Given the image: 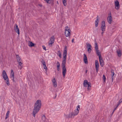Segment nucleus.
Listing matches in <instances>:
<instances>
[{"instance_id": "obj_1", "label": "nucleus", "mask_w": 122, "mask_h": 122, "mask_svg": "<svg viewBox=\"0 0 122 122\" xmlns=\"http://www.w3.org/2000/svg\"><path fill=\"white\" fill-rule=\"evenodd\" d=\"M41 101L40 100H37L35 103L34 108L33 112V115L35 117L36 114L37 113L40 109L41 106Z\"/></svg>"}, {"instance_id": "obj_2", "label": "nucleus", "mask_w": 122, "mask_h": 122, "mask_svg": "<svg viewBox=\"0 0 122 122\" xmlns=\"http://www.w3.org/2000/svg\"><path fill=\"white\" fill-rule=\"evenodd\" d=\"M65 35L66 37H70V35L71 30L69 28L68 26H66L65 28Z\"/></svg>"}, {"instance_id": "obj_3", "label": "nucleus", "mask_w": 122, "mask_h": 122, "mask_svg": "<svg viewBox=\"0 0 122 122\" xmlns=\"http://www.w3.org/2000/svg\"><path fill=\"white\" fill-rule=\"evenodd\" d=\"M2 75L4 79L6 81V84L8 85H9V84L8 77L5 71L4 70L3 71Z\"/></svg>"}, {"instance_id": "obj_4", "label": "nucleus", "mask_w": 122, "mask_h": 122, "mask_svg": "<svg viewBox=\"0 0 122 122\" xmlns=\"http://www.w3.org/2000/svg\"><path fill=\"white\" fill-rule=\"evenodd\" d=\"M95 48L97 54V56H98L99 58L101 57L100 51L98 50L97 44L96 42L95 43Z\"/></svg>"}, {"instance_id": "obj_5", "label": "nucleus", "mask_w": 122, "mask_h": 122, "mask_svg": "<svg viewBox=\"0 0 122 122\" xmlns=\"http://www.w3.org/2000/svg\"><path fill=\"white\" fill-rule=\"evenodd\" d=\"M79 112L76 111L75 110L74 112L69 113V117L73 118L74 117L77 115Z\"/></svg>"}, {"instance_id": "obj_6", "label": "nucleus", "mask_w": 122, "mask_h": 122, "mask_svg": "<svg viewBox=\"0 0 122 122\" xmlns=\"http://www.w3.org/2000/svg\"><path fill=\"white\" fill-rule=\"evenodd\" d=\"M55 40L54 37L52 36L50 38V40L48 42V45L50 47L51 46L52 44L54 43Z\"/></svg>"}, {"instance_id": "obj_7", "label": "nucleus", "mask_w": 122, "mask_h": 122, "mask_svg": "<svg viewBox=\"0 0 122 122\" xmlns=\"http://www.w3.org/2000/svg\"><path fill=\"white\" fill-rule=\"evenodd\" d=\"M67 56L66 46H65L63 54V60L66 61Z\"/></svg>"}, {"instance_id": "obj_8", "label": "nucleus", "mask_w": 122, "mask_h": 122, "mask_svg": "<svg viewBox=\"0 0 122 122\" xmlns=\"http://www.w3.org/2000/svg\"><path fill=\"white\" fill-rule=\"evenodd\" d=\"M14 28L15 31L19 35L20 34L18 26L16 24H15Z\"/></svg>"}, {"instance_id": "obj_9", "label": "nucleus", "mask_w": 122, "mask_h": 122, "mask_svg": "<svg viewBox=\"0 0 122 122\" xmlns=\"http://www.w3.org/2000/svg\"><path fill=\"white\" fill-rule=\"evenodd\" d=\"M99 58L100 65L102 67L104 65V62L102 56Z\"/></svg>"}, {"instance_id": "obj_10", "label": "nucleus", "mask_w": 122, "mask_h": 122, "mask_svg": "<svg viewBox=\"0 0 122 122\" xmlns=\"http://www.w3.org/2000/svg\"><path fill=\"white\" fill-rule=\"evenodd\" d=\"M111 76L112 78V82L115 78V77L116 76V74H115L114 72V71L112 69L111 70Z\"/></svg>"}, {"instance_id": "obj_11", "label": "nucleus", "mask_w": 122, "mask_h": 122, "mask_svg": "<svg viewBox=\"0 0 122 122\" xmlns=\"http://www.w3.org/2000/svg\"><path fill=\"white\" fill-rule=\"evenodd\" d=\"M115 8L118 10L119 9V3L118 0H116L115 1Z\"/></svg>"}, {"instance_id": "obj_12", "label": "nucleus", "mask_w": 122, "mask_h": 122, "mask_svg": "<svg viewBox=\"0 0 122 122\" xmlns=\"http://www.w3.org/2000/svg\"><path fill=\"white\" fill-rule=\"evenodd\" d=\"M52 82L53 86L55 87H56L57 86V82L55 78H54L52 80Z\"/></svg>"}, {"instance_id": "obj_13", "label": "nucleus", "mask_w": 122, "mask_h": 122, "mask_svg": "<svg viewBox=\"0 0 122 122\" xmlns=\"http://www.w3.org/2000/svg\"><path fill=\"white\" fill-rule=\"evenodd\" d=\"M105 23H102L101 28L102 31H105L106 29Z\"/></svg>"}, {"instance_id": "obj_14", "label": "nucleus", "mask_w": 122, "mask_h": 122, "mask_svg": "<svg viewBox=\"0 0 122 122\" xmlns=\"http://www.w3.org/2000/svg\"><path fill=\"white\" fill-rule=\"evenodd\" d=\"M83 61L86 64H87V58L86 55L85 54H84Z\"/></svg>"}, {"instance_id": "obj_15", "label": "nucleus", "mask_w": 122, "mask_h": 122, "mask_svg": "<svg viewBox=\"0 0 122 122\" xmlns=\"http://www.w3.org/2000/svg\"><path fill=\"white\" fill-rule=\"evenodd\" d=\"M66 68L62 69V73L63 77H64L65 76V74L66 73Z\"/></svg>"}, {"instance_id": "obj_16", "label": "nucleus", "mask_w": 122, "mask_h": 122, "mask_svg": "<svg viewBox=\"0 0 122 122\" xmlns=\"http://www.w3.org/2000/svg\"><path fill=\"white\" fill-rule=\"evenodd\" d=\"M107 21L109 23H111L112 22V18L111 16L110 15L107 17Z\"/></svg>"}, {"instance_id": "obj_17", "label": "nucleus", "mask_w": 122, "mask_h": 122, "mask_svg": "<svg viewBox=\"0 0 122 122\" xmlns=\"http://www.w3.org/2000/svg\"><path fill=\"white\" fill-rule=\"evenodd\" d=\"M11 78H12V80L14 81V72L12 70H11Z\"/></svg>"}, {"instance_id": "obj_18", "label": "nucleus", "mask_w": 122, "mask_h": 122, "mask_svg": "<svg viewBox=\"0 0 122 122\" xmlns=\"http://www.w3.org/2000/svg\"><path fill=\"white\" fill-rule=\"evenodd\" d=\"M66 63V61L63 60L62 64V69L66 68L65 67V65Z\"/></svg>"}, {"instance_id": "obj_19", "label": "nucleus", "mask_w": 122, "mask_h": 122, "mask_svg": "<svg viewBox=\"0 0 122 122\" xmlns=\"http://www.w3.org/2000/svg\"><path fill=\"white\" fill-rule=\"evenodd\" d=\"M117 52L119 57H120L122 55L121 52L120 50L118 49L117 50Z\"/></svg>"}, {"instance_id": "obj_20", "label": "nucleus", "mask_w": 122, "mask_h": 122, "mask_svg": "<svg viewBox=\"0 0 122 122\" xmlns=\"http://www.w3.org/2000/svg\"><path fill=\"white\" fill-rule=\"evenodd\" d=\"M88 82L87 80H84L83 82V85L85 87H86Z\"/></svg>"}, {"instance_id": "obj_21", "label": "nucleus", "mask_w": 122, "mask_h": 122, "mask_svg": "<svg viewBox=\"0 0 122 122\" xmlns=\"http://www.w3.org/2000/svg\"><path fill=\"white\" fill-rule=\"evenodd\" d=\"M95 65L96 68H99V63L97 60L95 61Z\"/></svg>"}, {"instance_id": "obj_22", "label": "nucleus", "mask_w": 122, "mask_h": 122, "mask_svg": "<svg viewBox=\"0 0 122 122\" xmlns=\"http://www.w3.org/2000/svg\"><path fill=\"white\" fill-rule=\"evenodd\" d=\"M16 57L18 62L22 61L21 59L18 55H16Z\"/></svg>"}, {"instance_id": "obj_23", "label": "nucleus", "mask_w": 122, "mask_h": 122, "mask_svg": "<svg viewBox=\"0 0 122 122\" xmlns=\"http://www.w3.org/2000/svg\"><path fill=\"white\" fill-rule=\"evenodd\" d=\"M29 43L28 44V46L30 47L33 46H34V44L31 42H29Z\"/></svg>"}, {"instance_id": "obj_24", "label": "nucleus", "mask_w": 122, "mask_h": 122, "mask_svg": "<svg viewBox=\"0 0 122 122\" xmlns=\"http://www.w3.org/2000/svg\"><path fill=\"white\" fill-rule=\"evenodd\" d=\"M10 113V112L9 111H8L6 115L5 119H6L9 117V115Z\"/></svg>"}, {"instance_id": "obj_25", "label": "nucleus", "mask_w": 122, "mask_h": 122, "mask_svg": "<svg viewBox=\"0 0 122 122\" xmlns=\"http://www.w3.org/2000/svg\"><path fill=\"white\" fill-rule=\"evenodd\" d=\"M88 88H87V90L88 91H89L90 90V88L91 87V84L89 82L88 85Z\"/></svg>"}, {"instance_id": "obj_26", "label": "nucleus", "mask_w": 122, "mask_h": 122, "mask_svg": "<svg viewBox=\"0 0 122 122\" xmlns=\"http://www.w3.org/2000/svg\"><path fill=\"white\" fill-rule=\"evenodd\" d=\"M18 62L19 63V66H20V67L19 66H18V68H19L21 69L22 68L21 65H22V63L21 62V61Z\"/></svg>"}, {"instance_id": "obj_27", "label": "nucleus", "mask_w": 122, "mask_h": 122, "mask_svg": "<svg viewBox=\"0 0 122 122\" xmlns=\"http://www.w3.org/2000/svg\"><path fill=\"white\" fill-rule=\"evenodd\" d=\"M97 19L95 21V23H98L99 22V16L97 15L96 17Z\"/></svg>"}, {"instance_id": "obj_28", "label": "nucleus", "mask_w": 122, "mask_h": 122, "mask_svg": "<svg viewBox=\"0 0 122 122\" xmlns=\"http://www.w3.org/2000/svg\"><path fill=\"white\" fill-rule=\"evenodd\" d=\"M62 2L65 6H66V0H62Z\"/></svg>"}, {"instance_id": "obj_29", "label": "nucleus", "mask_w": 122, "mask_h": 122, "mask_svg": "<svg viewBox=\"0 0 122 122\" xmlns=\"http://www.w3.org/2000/svg\"><path fill=\"white\" fill-rule=\"evenodd\" d=\"M42 119L43 121H45L46 120V118L44 115H43L42 117Z\"/></svg>"}, {"instance_id": "obj_30", "label": "nucleus", "mask_w": 122, "mask_h": 122, "mask_svg": "<svg viewBox=\"0 0 122 122\" xmlns=\"http://www.w3.org/2000/svg\"><path fill=\"white\" fill-rule=\"evenodd\" d=\"M57 55L60 58H61V54L59 51H58Z\"/></svg>"}, {"instance_id": "obj_31", "label": "nucleus", "mask_w": 122, "mask_h": 122, "mask_svg": "<svg viewBox=\"0 0 122 122\" xmlns=\"http://www.w3.org/2000/svg\"><path fill=\"white\" fill-rule=\"evenodd\" d=\"M87 45V48H92V46L91 45L88 43H87L86 44Z\"/></svg>"}, {"instance_id": "obj_32", "label": "nucleus", "mask_w": 122, "mask_h": 122, "mask_svg": "<svg viewBox=\"0 0 122 122\" xmlns=\"http://www.w3.org/2000/svg\"><path fill=\"white\" fill-rule=\"evenodd\" d=\"M57 64H58L57 66V70L58 71H59L60 70V64H59V63L58 62H57Z\"/></svg>"}, {"instance_id": "obj_33", "label": "nucleus", "mask_w": 122, "mask_h": 122, "mask_svg": "<svg viewBox=\"0 0 122 122\" xmlns=\"http://www.w3.org/2000/svg\"><path fill=\"white\" fill-rule=\"evenodd\" d=\"M92 48H87V51L89 53H90L91 52V50H92Z\"/></svg>"}, {"instance_id": "obj_34", "label": "nucleus", "mask_w": 122, "mask_h": 122, "mask_svg": "<svg viewBox=\"0 0 122 122\" xmlns=\"http://www.w3.org/2000/svg\"><path fill=\"white\" fill-rule=\"evenodd\" d=\"M80 106L78 105L76 109L75 110L76 111L79 112V110H80Z\"/></svg>"}, {"instance_id": "obj_35", "label": "nucleus", "mask_w": 122, "mask_h": 122, "mask_svg": "<svg viewBox=\"0 0 122 122\" xmlns=\"http://www.w3.org/2000/svg\"><path fill=\"white\" fill-rule=\"evenodd\" d=\"M102 78L103 80H104V82H105L106 81V78L105 76L104 75H103Z\"/></svg>"}, {"instance_id": "obj_36", "label": "nucleus", "mask_w": 122, "mask_h": 122, "mask_svg": "<svg viewBox=\"0 0 122 122\" xmlns=\"http://www.w3.org/2000/svg\"><path fill=\"white\" fill-rule=\"evenodd\" d=\"M42 63L43 64V66L46 65V63L45 61H43L42 62Z\"/></svg>"}, {"instance_id": "obj_37", "label": "nucleus", "mask_w": 122, "mask_h": 122, "mask_svg": "<svg viewBox=\"0 0 122 122\" xmlns=\"http://www.w3.org/2000/svg\"><path fill=\"white\" fill-rule=\"evenodd\" d=\"M43 67H44V69H45L46 70V69L47 68V67H46V65H45V66H43Z\"/></svg>"}, {"instance_id": "obj_38", "label": "nucleus", "mask_w": 122, "mask_h": 122, "mask_svg": "<svg viewBox=\"0 0 122 122\" xmlns=\"http://www.w3.org/2000/svg\"><path fill=\"white\" fill-rule=\"evenodd\" d=\"M65 117L66 118H70V117H69V116H68V115H65Z\"/></svg>"}, {"instance_id": "obj_39", "label": "nucleus", "mask_w": 122, "mask_h": 122, "mask_svg": "<svg viewBox=\"0 0 122 122\" xmlns=\"http://www.w3.org/2000/svg\"><path fill=\"white\" fill-rule=\"evenodd\" d=\"M96 71L97 72H98V70H99V68H96Z\"/></svg>"}, {"instance_id": "obj_40", "label": "nucleus", "mask_w": 122, "mask_h": 122, "mask_svg": "<svg viewBox=\"0 0 122 122\" xmlns=\"http://www.w3.org/2000/svg\"><path fill=\"white\" fill-rule=\"evenodd\" d=\"M122 102V99H121L118 102V103H120V104Z\"/></svg>"}, {"instance_id": "obj_41", "label": "nucleus", "mask_w": 122, "mask_h": 122, "mask_svg": "<svg viewBox=\"0 0 122 122\" xmlns=\"http://www.w3.org/2000/svg\"><path fill=\"white\" fill-rule=\"evenodd\" d=\"M45 1H46V2L48 3H49V1L50 0H44Z\"/></svg>"}, {"instance_id": "obj_42", "label": "nucleus", "mask_w": 122, "mask_h": 122, "mask_svg": "<svg viewBox=\"0 0 122 122\" xmlns=\"http://www.w3.org/2000/svg\"><path fill=\"white\" fill-rule=\"evenodd\" d=\"M42 47L43 48V49L45 50H46V47L45 46H42Z\"/></svg>"}, {"instance_id": "obj_43", "label": "nucleus", "mask_w": 122, "mask_h": 122, "mask_svg": "<svg viewBox=\"0 0 122 122\" xmlns=\"http://www.w3.org/2000/svg\"><path fill=\"white\" fill-rule=\"evenodd\" d=\"M38 5H39V6H40V7H42V4H38Z\"/></svg>"}, {"instance_id": "obj_44", "label": "nucleus", "mask_w": 122, "mask_h": 122, "mask_svg": "<svg viewBox=\"0 0 122 122\" xmlns=\"http://www.w3.org/2000/svg\"><path fill=\"white\" fill-rule=\"evenodd\" d=\"M98 25V23H96L95 24V26L96 27H97Z\"/></svg>"}, {"instance_id": "obj_45", "label": "nucleus", "mask_w": 122, "mask_h": 122, "mask_svg": "<svg viewBox=\"0 0 122 122\" xmlns=\"http://www.w3.org/2000/svg\"><path fill=\"white\" fill-rule=\"evenodd\" d=\"M120 104V103H118V104L117 105V106H116V107L117 108L119 106V105Z\"/></svg>"}, {"instance_id": "obj_46", "label": "nucleus", "mask_w": 122, "mask_h": 122, "mask_svg": "<svg viewBox=\"0 0 122 122\" xmlns=\"http://www.w3.org/2000/svg\"><path fill=\"white\" fill-rule=\"evenodd\" d=\"M117 107H116L115 108H114V110H113V112H114V111L116 110V109L117 108Z\"/></svg>"}, {"instance_id": "obj_47", "label": "nucleus", "mask_w": 122, "mask_h": 122, "mask_svg": "<svg viewBox=\"0 0 122 122\" xmlns=\"http://www.w3.org/2000/svg\"><path fill=\"white\" fill-rule=\"evenodd\" d=\"M74 39H72V42H74Z\"/></svg>"}, {"instance_id": "obj_48", "label": "nucleus", "mask_w": 122, "mask_h": 122, "mask_svg": "<svg viewBox=\"0 0 122 122\" xmlns=\"http://www.w3.org/2000/svg\"><path fill=\"white\" fill-rule=\"evenodd\" d=\"M104 31H102V35L103 34V33H104Z\"/></svg>"}, {"instance_id": "obj_49", "label": "nucleus", "mask_w": 122, "mask_h": 122, "mask_svg": "<svg viewBox=\"0 0 122 122\" xmlns=\"http://www.w3.org/2000/svg\"><path fill=\"white\" fill-rule=\"evenodd\" d=\"M102 23H105V22L104 21H103Z\"/></svg>"}, {"instance_id": "obj_50", "label": "nucleus", "mask_w": 122, "mask_h": 122, "mask_svg": "<svg viewBox=\"0 0 122 122\" xmlns=\"http://www.w3.org/2000/svg\"><path fill=\"white\" fill-rule=\"evenodd\" d=\"M87 70H86V71H85V72L86 73L87 72Z\"/></svg>"}, {"instance_id": "obj_51", "label": "nucleus", "mask_w": 122, "mask_h": 122, "mask_svg": "<svg viewBox=\"0 0 122 122\" xmlns=\"http://www.w3.org/2000/svg\"><path fill=\"white\" fill-rule=\"evenodd\" d=\"M56 96H55V97L54 99L56 98Z\"/></svg>"}]
</instances>
